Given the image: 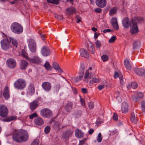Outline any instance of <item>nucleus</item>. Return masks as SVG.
<instances>
[{
	"instance_id": "obj_1",
	"label": "nucleus",
	"mask_w": 145,
	"mask_h": 145,
	"mask_svg": "<svg viewBox=\"0 0 145 145\" xmlns=\"http://www.w3.org/2000/svg\"><path fill=\"white\" fill-rule=\"evenodd\" d=\"M12 138L17 142H26L28 139V135L26 131L24 130H14L12 133Z\"/></svg>"
},
{
	"instance_id": "obj_2",
	"label": "nucleus",
	"mask_w": 145,
	"mask_h": 145,
	"mask_svg": "<svg viewBox=\"0 0 145 145\" xmlns=\"http://www.w3.org/2000/svg\"><path fill=\"white\" fill-rule=\"evenodd\" d=\"M10 28L13 32L17 34L22 33L23 31V28L22 26L16 22L13 23L11 25Z\"/></svg>"
},
{
	"instance_id": "obj_3",
	"label": "nucleus",
	"mask_w": 145,
	"mask_h": 145,
	"mask_svg": "<svg viewBox=\"0 0 145 145\" xmlns=\"http://www.w3.org/2000/svg\"><path fill=\"white\" fill-rule=\"evenodd\" d=\"M26 83L25 81L22 79H18L14 83V87L19 89H24L26 86Z\"/></svg>"
},
{
	"instance_id": "obj_4",
	"label": "nucleus",
	"mask_w": 145,
	"mask_h": 145,
	"mask_svg": "<svg viewBox=\"0 0 145 145\" xmlns=\"http://www.w3.org/2000/svg\"><path fill=\"white\" fill-rule=\"evenodd\" d=\"M132 20H135L133 18L129 20V18L128 17H125L123 19L122 22V25L125 29H128L131 26L132 24Z\"/></svg>"
},
{
	"instance_id": "obj_5",
	"label": "nucleus",
	"mask_w": 145,
	"mask_h": 145,
	"mask_svg": "<svg viewBox=\"0 0 145 145\" xmlns=\"http://www.w3.org/2000/svg\"><path fill=\"white\" fill-rule=\"evenodd\" d=\"M40 114L42 116L45 118H49L51 117L53 115L52 112L47 108L42 109L40 111Z\"/></svg>"
},
{
	"instance_id": "obj_6",
	"label": "nucleus",
	"mask_w": 145,
	"mask_h": 145,
	"mask_svg": "<svg viewBox=\"0 0 145 145\" xmlns=\"http://www.w3.org/2000/svg\"><path fill=\"white\" fill-rule=\"evenodd\" d=\"M8 38L9 37H7L6 38L2 40L0 42L1 48L5 50L8 49L11 47Z\"/></svg>"
},
{
	"instance_id": "obj_7",
	"label": "nucleus",
	"mask_w": 145,
	"mask_h": 145,
	"mask_svg": "<svg viewBox=\"0 0 145 145\" xmlns=\"http://www.w3.org/2000/svg\"><path fill=\"white\" fill-rule=\"evenodd\" d=\"M132 24L131 26L130 27V33L132 35L137 33L139 31L138 26L137 22L136 20H132Z\"/></svg>"
},
{
	"instance_id": "obj_8",
	"label": "nucleus",
	"mask_w": 145,
	"mask_h": 145,
	"mask_svg": "<svg viewBox=\"0 0 145 145\" xmlns=\"http://www.w3.org/2000/svg\"><path fill=\"white\" fill-rule=\"evenodd\" d=\"M28 42L30 51L32 53H35L36 50V46L34 40L32 39H29L28 40Z\"/></svg>"
},
{
	"instance_id": "obj_9",
	"label": "nucleus",
	"mask_w": 145,
	"mask_h": 145,
	"mask_svg": "<svg viewBox=\"0 0 145 145\" xmlns=\"http://www.w3.org/2000/svg\"><path fill=\"white\" fill-rule=\"evenodd\" d=\"M8 114V110L7 107L4 105L0 106V116L2 117L7 116Z\"/></svg>"
},
{
	"instance_id": "obj_10",
	"label": "nucleus",
	"mask_w": 145,
	"mask_h": 145,
	"mask_svg": "<svg viewBox=\"0 0 145 145\" xmlns=\"http://www.w3.org/2000/svg\"><path fill=\"white\" fill-rule=\"evenodd\" d=\"M135 72L138 75L145 77V69L142 68H135L134 69Z\"/></svg>"
},
{
	"instance_id": "obj_11",
	"label": "nucleus",
	"mask_w": 145,
	"mask_h": 145,
	"mask_svg": "<svg viewBox=\"0 0 145 145\" xmlns=\"http://www.w3.org/2000/svg\"><path fill=\"white\" fill-rule=\"evenodd\" d=\"M6 63L8 66L12 69L14 68L16 65V61L12 58H10L8 59Z\"/></svg>"
},
{
	"instance_id": "obj_12",
	"label": "nucleus",
	"mask_w": 145,
	"mask_h": 145,
	"mask_svg": "<svg viewBox=\"0 0 145 145\" xmlns=\"http://www.w3.org/2000/svg\"><path fill=\"white\" fill-rule=\"evenodd\" d=\"M42 86L43 89L46 91H49L51 89V85L49 82H44L42 84Z\"/></svg>"
},
{
	"instance_id": "obj_13",
	"label": "nucleus",
	"mask_w": 145,
	"mask_h": 145,
	"mask_svg": "<svg viewBox=\"0 0 145 145\" xmlns=\"http://www.w3.org/2000/svg\"><path fill=\"white\" fill-rule=\"evenodd\" d=\"M121 111L122 113L125 114L129 110V105L126 102L122 103L121 106Z\"/></svg>"
},
{
	"instance_id": "obj_14",
	"label": "nucleus",
	"mask_w": 145,
	"mask_h": 145,
	"mask_svg": "<svg viewBox=\"0 0 145 145\" xmlns=\"http://www.w3.org/2000/svg\"><path fill=\"white\" fill-rule=\"evenodd\" d=\"M41 53L43 56H46L50 54V52L48 47L44 46L41 49Z\"/></svg>"
},
{
	"instance_id": "obj_15",
	"label": "nucleus",
	"mask_w": 145,
	"mask_h": 145,
	"mask_svg": "<svg viewBox=\"0 0 145 145\" xmlns=\"http://www.w3.org/2000/svg\"><path fill=\"white\" fill-rule=\"evenodd\" d=\"M96 5L97 6L100 8H104L106 4V0H96Z\"/></svg>"
},
{
	"instance_id": "obj_16",
	"label": "nucleus",
	"mask_w": 145,
	"mask_h": 145,
	"mask_svg": "<svg viewBox=\"0 0 145 145\" xmlns=\"http://www.w3.org/2000/svg\"><path fill=\"white\" fill-rule=\"evenodd\" d=\"M73 132L72 131H67L63 132L62 136L63 138L65 139H67L69 137H71Z\"/></svg>"
},
{
	"instance_id": "obj_17",
	"label": "nucleus",
	"mask_w": 145,
	"mask_h": 145,
	"mask_svg": "<svg viewBox=\"0 0 145 145\" xmlns=\"http://www.w3.org/2000/svg\"><path fill=\"white\" fill-rule=\"evenodd\" d=\"M111 25L113 28L116 30L118 29L117 19L116 17H113L111 19Z\"/></svg>"
},
{
	"instance_id": "obj_18",
	"label": "nucleus",
	"mask_w": 145,
	"mask_h": 145,
	"mask_svg": "<svg viewBox=\"0 0 145 145\" xmlns=\"http://www.w3.org/2000/svg\"><path fill=\"white\" fill-rule=\"evenodd\" d=\"M80 55L81 56L86 58H88L89 57L88 53L86 50L82 48L80 49Z\"/></svg>"
},
{
	"instance_id": "obj_19",
	"label": "nucleus",
	"mask_w": 145,
	"mask_h": 145,
	"mask_svg": "<svg viewBox=\"0 0 145 145\" xmlns=\"http://www.w3.org/2000/svg\"><path fill=\"white\" fill-rule=\"evenodd\" d=\"M35 92V87L33 84L31 83L29 85L27 89L28 93L32 95Z\"/></svg>"
},
{
	"instance_id": "obj_20",
	"label": "nucleus",
	"mask_w": 145,
	"mask_h": 145,
	"mask_svg": "<svg viewBox=\"0 0 145 145\" xmlns=\"http://www.w3.org/2000/svg\"><path fill=\"white\" fill-rule=\"evenodd\" d=\"M38 105V101L37 100L34 101L30 104V108L31 110L33 111L36 108Z\"/></svg>"
},
{
	"instance_id": "obj_21",
	"label": "nucleus",
	"mask_w": 145,
	"mask_h": 145,
	"mask_svg": "<svg viewBox=\"0 0 145 145\" xmlns=\"http://www.w3.org/2000/svg\"><path fill=\"white\" fill-rule=\"evenodd\" d=\"M67 14L68 15H72L76 13V10L73 7H70L66 10Z\"/></svg>"
},
{
	"instance_id": "obj_22",
	"label": "nucleus",
	"mask_w": 145,
	"mask_h": 145,
	"mask_svg": "<svg viewBox=\"0 0 145 145\" xmlns=\"http://www.w3.org/2000/svg\"><path fill=\"white\" fill-rule=\"evenodd\" d=\"M3 95L4 97L6 99H8L10 97L9 89L7 86H6L4 89Z\"/></svg>"
},
{
	"instance_id": "obj_23",
	"label": "nucleus",
	"mask_w": 145,
	"mask_h": 145,
	"mask_svg": "<svg viewBox=\"0 0 145 145\" xmlns=\"http://www.w3.org/2000/svg\"><path fill=\"white\" fill-rule=\"evenodd\" d=\"M124 64L126 68L128 70L131 71L132 69L130 61L127 59L124 61Z\"/></svg>"
},
{
	"instance_id": "obj_24",
	"label": "nucleus",
	"mask_w": 145,
	"mask_h": 145,
	"mask_svg": "<svg viewBox=\"0 0 145 145\" xmlns=\"http://www.w3.org/2000/svg\"><path fill=\"white\" fill-rule=\"evenodd\" d=\"M28 63L26 61L23 60L21 61L20 67L22 70H25L27 68Z\"/></svg>"
},
{
	"instance_id": "obj_25",
	"label": "nucleus",
	"mask_w": 145,
	"mask_h": 145,
	"mask_svg": "<svg viewBox=\"0 0 145 145\" xmlns=\"http://www.w3.org/2000/svg\"><path fill=\"white\" fill-rule=\"evenodd\" d=\"M138 86L137 83L135 82H133L131 84H128L127 86V88L128 89H130L131 88L135 89L137 88Z\"/></svg>"
},
{
	"instance_id": "obj_26",
	"label": "nucleus",
	"mask_w": 145,
	"mask_h": 145,
	"mask_svg": "<svg viewBox=\"0 0 145 145\" xmlns=\"http://www.w3.org/2000/svg\"><path fill=\"white\" fill-rule=\"evenodd\" d=\"M34 122L35 124L38 126L42 125L44 123L43 120L40 118H36L34 120Z\"/></svg>"
},
{
	"instance_id": "obj_27",
	"label": "nucleus",
	"mask_w": 145,
	"mask_h": 145,
	"mask_svg": "<svg viewBox=\"0 0 145 145\" xmlns=\"http://www.w3.org/2000/svg\"><path fill=\"white\" fill-rule=\"evenodd\" d=\"M30 62L32 63H39L40 62V59L37 56H35L32 58H29V60Z\"/></svg>"
},
{
	"instance_id": "obj_28",
	"label": "nucleus",
	"mask_w": 145,
	"mask_h": 145,
	"mask_svg": "<svg viewBox=\"0 0 145 145\" xmlns=\"http://www.w3.org/2000/svg\"><path fill=\"white\" fill-rule=\"evenodd\" d=\"M53 68L58 72H62L63 71L62 69L59 67L58 64L56 62H54L53 63Z\"/></svg>"
},
{
	"instance_id": "obj_29",
	"label": "nucleus",
	"mask_w": 145,
	"mask_h": 145,
	"mask_svg": "<svg viewBox=\"0 0 145 145\" xmlns=\"http://www.w3.org/2000/svg\"><path fill=\"white\" fill-rule=\"evenodd\" d=\"M118 78L120 79V84L121 86L125 85V82L123 78V75L121 72L118 71Z\"/></svg>"
},
{
	"instance_id": "obj_30",
	"label": "nucleus",
	"mask_w": 145,
	"mask_h": 145,
	"mask_svg": "<svg viewBox=\"0 0 145 145\" xmlns=\"http://www.w3.org/2000/svg\"><path fill=\"white\" fill-rule=\"evenodd\" d=\"M53 127L54 129L57 130H59L60 129L62 128L63 127L61 125L60 123L59 122H55Z\"/></svg>"
},
{
	"instance_id": "obj_31",
	"label": "nucleus",
	"mask_w": 145,
	"mask_h": 145,
	"mask_svg": "<svg viewBox=\"0 0 145 145\" xmlns=\"http://www.w3.org/2000/svg\"><path fill=\"white\" fill-rule=\"evenodd\" d=\"M91 76L90 74L89 73V70H87L86 71L84 76V81L86 82H87L91 78Z\"/></svg>"
},
{
	"instance_id": "obj_32",
	"label": "nucleus",
	"mask_w": 145,
	"mask_h": 145,
	"mask_svg": "<svg viewBox=\"0 0 145 145\" xmlns=\"http://www.w3.org/2000/svg\"><path fill=\"white\" fill-rule=\"evenodd\" d=\"M75 134L76 137L78 138H82L84 135L83 133L81 130L78 129L76 130Z\"/></svg>"
},
{
	"instance_id": "obj_33",
	"label": "nucleus",
	"mask_w": 145,
	"mask_h": 145,
	"mask_svg": "<svg viewBox=\"0 0 145 145\" xmlns=\"http://www.w3.org/2000/svg\"><path fill=\"white\" fill-rule=\"evenodd\" d=\"M72 103L70 101L68 102L67 104L65 106V109L67 112H69L72 109Z\"/></svg>"
},
{
	"instance_id": "obj_34",
	"label": "nucleus",
	"mask_w": 145,
	"mask_h": 145,
	"mask_svg": "<svg viewBox=\"0 0 145 145\" xmlns=\"http://www.w3.org/2000/svg\"><path fill=\"white\" fill-rule=\"evenodd\" d=\"M88 50L90 52L91 54H93L95 53L94 49V46H93V44L90 42L89 44L88 47Z\"/></svg>"
},
{
	"instance_id": "obj_35",
	"label": "nucleus",
	"mask_w": 145,
	"mask_h": 145,
	"mask_svg": "<svg viewBox=\"0 0 145 145\" xmlns=\"http://www.w3.org/2000/svg\"><path fill=\"white\" fill-rule=\"evenodd\" d=\"M9 39L12 45L17 47L18 44L17 40L14 38L10 37H9Z\"/></svg>"
},
{
	"instance_id": "obj_36",
	"label": "nucleus",
	"mask_w": 145,
	"mask_h": 145,
	"mask_svg": "<svg viewBox=\"0 0 145 145\" xmlns=\"http://www.w3.org/2000/svg\"><path fill=\"white\" fill-rule=\"evenodd\" d=\"M140 43V41L139 40H135L133 42V50H135L136 48H137Z\"/></svg>"
},
{
	"instance_id": "obj_37",
	"label": "nucleus",
	"mask_w": 145,
	"mask_h": 145,
	"mask_svg": "<svg viewBox=\"0 0 145 145\" xmlns=\"http://www.w3.org/2000/svg\"><path fill=\"white\" fill-rule=\"evenodd\" d=\"M17 118V117L16 116H11L7 117L5 119L3 120V121L9 122L13 120H16Z\"/></svg>"
},
{
	"instance_id": "obj_38",
	"label": "nucleus",
	"mask_w": 145,
	"mask_h": 145,
	"mask_svg": "<svg viewBox=\"0 0 145 145\" xmlns=\"http://www.w3.org/2000/svg\"><path fill=\"white\" fill-rule=\"evenodd\" d=\"M134 19H135L136 21H137L138 22L140 23L142 22H144V18L143 17L141 16H135Z\"/></svg>"
},
{
	"instance_id": "obj_39",
	"label": "nucleus",
	"mask_w": 145,
	"mask_h": 145,
	"mask_svg": "<svg viewBox=\"0 0 145 145\" xmlns=\"http://www.w3.org/2000/svg\"><path fill=\"white\" fill-rule=\"evenodd\" d=\"M130 120L132 123H135L137 122V120L135 118V114L134 112H132L131 113Z\"/></svg>"
},
{
	"instance_id": "obj_40",
	"label": "nucleus",
	"mask_w": 145,
	"mask_h": 145,
	"mask_svg": "<svg viewBox=\"0 0 145 145\" xmlns=\"http://www.w3.org/2000/svg\"><path fill=\"white\" fill-rule=\"evenodd\" d=\"M117 8L114 7L112 8L109 11V13L110 15H112L117 12Z\"/></svg>"
},
{
	"instance_id": "obj_41",
	"label": "nucleus",
	"mask_w": 145,
	"mask_h": 145,
	"mask_svg": "<svg viewBox=\"0 0 145 145\" xmlns=\"http://www.w3.org/2000/svg\"><path fill=\"white\" fill-rule=\"evenodd\" d=\"M47 1L48 3L55 5H58L59 3V0H47Z\"/></svg>"
},
{
	"instance_id": "obj_42",
	"label": "nucleus",
	"mask_w": 145,
	"mask_h": 145,
	"mask_svg": "<svg viewBox=\"0 0 145 145\" xmlns=\"http://www.w3.org/2000/svg\"><path fill=\"white\" fill-rule=\"evenodd\" d=\"M141 106L142 111L145 112V101L142 100L141 103Z\"/></svg>"
},
{
	"instance_id": "obj_43",
	"label": "nucleus",
	"mask_w": 145,
	"mask_h": 145,
	"mask_svg": "<svg viewBox=\"0 0 145 145\" xmlns=\"http://www.w3.org/2000/svg\"><path fill=\"white\" fill-rule=\"evenodd\" d=\"M44 67L47 70H50L52 69V67L50 65L48 61H46V63L44 65Z\"/></svg>"
},
{
	"instance_id": "obj_44",
	"label": "nucleus",
	"mask_w": 145,
	"mask_h": 145,
	"mask_svg": "<svg viewBox=\"0 0 145 145\" xmlns=\"http://www.w3.org/2000/svg\"><path fill=\"white\" fill-rule=\"evenodd\" d=\"M22 55L27 60H29V58L27 56V54L24 50H23L22 51Z\"/></svg>"
},
{
	"instance_id": "obj_45",
	"label": "nucleus",
	"mask_w": 145,
	"mask_h": 145,
	"mask_svg": "<svg viewBox=\"0 0 145 145\" xmlns=\"http://www.w3.org/2000/svg\"><path fill=\"white\" fill-rule=\"evenodd\" d=\"M85 69V66L84 64H82L81 66L80 71V74H83L84 73V71Z\"/></svg>"
},
{
	"instance_id": "obj_46",
	"label": "nucleus",
	"mask_w": 145,
	"mask_h": 145,
	"mask_svg": "<svg viewBox=\"0 0 145 145\" xmlns=\"http://www.w3.org/2000/svg\"><path fill=\"white\" fill-rule=\"evenodd\" d=\"M139 141L143 145H145V137H140L139 139Z\"/></svg>"
},
{
	"instance_id": "obj_47",
	"label": "nucleus",
	"mask_w": 145,
	"mask_h": 145,
	"mask_svg": "<svg viewBox=\"0 0 145 145\" xmlns=\"http://www.w3.org/2000/svg\"><path fill=\"white\" fill-rule=\"evenodd\" d=\"M99 82V80L97 78H93L90 81L91 83L93 84L97 83Z\"/></svg>"
},
{
	"instance_id": "obj_48",
	"label": "nucleus",
	"mask_w": 145,
	"mask_h": 145,
	"mask_svg": "<svg viewBox=\"0 0 145 145\" xmlns=\"http://www.w3.org/2000/svg\"><path fill=\"white\" fill-rule=\"evenodd\" d=\"M50 130V126H46L44 129V132L46 134H48L49 133Z\"/></svg>"
},
{
	"instance_id": "obj_49",
	"label": "nucleus",
	"mask_w": 145,
	"mask_h": 145,
	"mask_svg": "<svg viewBox=\"0 0 145 145\" xmlns=\"http://www.w3.org/2000/svg\"><path fill=\"white\" fill-rule=\"evenodd\" d=\"M97 141L98 142H100L102 140V138L101 137V134L100 133H99L97 138Z\"/></svg>"
},
{
	"instance_id": "obj_50",
	"label": "nucleus",
	"mask_w": 145,
	"mask_h": 145,
	"mask_svg": "<svg viewBox=\"0 0 145 145\" xmlns=\"http://www.w3.org/2000/svg\"><path fill=\"white\" fill-rule=\"evenodd\" d=\"M81 114V112L80 110H78L76 111L75 113V116L77 118H79Z\"/></svg>"
},
{
	"instance_id": "obj_51",
	"label": "nucleus",
	"mask_w": 145,
	"mask_h": 145,
	"mask_svg": "<svg viewBox=\"0 0 145 145\" xmlns=\"http://www.w3.org/2000/svg\"><path fill=\"white\" fill-rule=\"evenodd\" d=\"M101 58L103 61H105L108 59V57L106 55H103L101 56Z\"/></svg>"
},
{
	"instance_id": "obj_52",
	"label": "nucleus",
	"mask_w": 145,
	"mask_h": 145,
	"mask_svg": "<svg viewBox=\"0 0 145 145\" xmlns=\"http://www.w3.org/2000/svg\"><path fill=\"white\" fill-rule=\"evenodd\" d=\"M39 142L38 139H36L34 140L31 144V145H38Z\"/></svg>"
},
{
	"instance_id": "obj_53",
	"label": "nucleus",
	"mask_w": 145,
	"mask_h": 145,
	"mask_svg": "<svg viewBox=\"0 0 145 145\" xmlns=\"http://www.w3.org/2000/svg\"><path fill=\"white\" fill-rule=\"evenodd\" d=\"M88 105L90 109H92L94 108V104L92 102H90L88 103Z\"/></svg>"
},
{
	"instance_id": "obj_54",
	"label": "nucleus",
	"mask_w": 145,
	"mask_h": 145,
	"mask_svg": "<svg viewBox=\"0 0 145 145\" xmlns=\"http://www.w3.org/2000/svg\"><path fill=\"white\" fill-rule=\"evenodd\" d=\"M116 38V37L115 36H113L109 40V42L110 43L114 42L115 41Z\"/></svg>"
},
{
	"instance_id": "obj_55",
	"label": "nucleus",
	"mask_w": 145,
	"mask_h": 145,
	"mask_svg": "<svg viewBox=\"0 0 145 145\" xmlns=\"http://www.w3.org/2000/svg\"><path fill=\"white\" fill-rule=\"evenodd\" d=\"M54 17L56 19L59 20H61L63 19V16L60 15L55 14Z\"/></svg>"
},
{
	"instance_id": "obj_56",
	"label": "nucleus",
	"mask_w": 145,
	"mask_h": 145,
	"mask_svg": "<svg viewBox=\"0 0 145 145\" xmlns=\"http://www.w3.org/2000/svg\"><path fill=\"white\" fill-rule=\"evenodd\" d=\"M132 99L135 101H137L138 100V98L135 95H133L132 97Z\"/></svg>"
},
{
	"instance_id": "obj_57",
	"label": "nucleus",
	"mask_w": 145,
	"mask_h": 145,
	"mask_svg": "<svg viewBox=\"0 0 145 145\" xmlns=\"http://www.w3.org/2000/svg\"><path fill=\"white\" fill-rule=\"evenodd\" d=\"M37 115L36 113H34L31 114L29 116V118L30 119H32L34 117H37Z\"/></svg>"
},
{
	"instance_id": "obj_58",
	"label": "nucleus",
	"mask_w": 145,
	"mask_h": 145,
	"mask_svg": "<svg viewBox=\"0 0 145 145\" xmlns=\"http://www.w3.org/2000/svg\"><path fill=\"white\" fill-rule=\"evenodd\" d=\"M95 44H96V47L97 48H99L101 47V42L98 40H97L96 41V42H95Z\"/></svg>"
},
{
	"instance_id": "obj_59",
	"label": "nucleus",
	"mask_w": 145,
	"mask_h": 145,
	"mask_svg": "<svg viewBox=\"0 0 145 145\" xmlns=\"http://www.w3.org/2000/svg\"><path fill=\"white\" fill-rule=\"evenodd\" d=\"M137 94L140 98H142L144 97L143 93L141 92H138Z\"/></svg>"
},
{
	"instance_id": "obj_60",
	"label": "nucleus",
	"mask_w": 145,
	"mask_h": 145,
	"mask_svg": "<svg viewBox=\"0 0 145 145\" xmlns=\"http://www.w3.org/2000/svg\"><path fill=\"white\" fill-rule=\"evenodd\" d=\"M118 119V116L116 113H114L113 115V119L114 121H117Z\"/></svg>"
},
{
	"instance_id": "obj_61",
	"label": "nucleus",
	"mask_w": 145,
	"mask_h": 145,
	"mask_svg": "<svg viewBox=\"0 0 145 145\" xmlns=\"http://www.w3.org/2000/svg\"><path fill=\"white\" fill-rule=\"evenodd\" d=\"M76 21L77 23H78L80 22L81 21V18L79 16H77L76 17Z\"/></svg>"
},
{
	"instance_id": "obj_62",
	"label": "nucleus",
	"mask_w": 145,
	"mask_h": 145,
	"mask_svg": "<svg viewBox=\"0 0 145 145\" xmlns=\"http://www.w3.org/2000/svg\"><path fill=\"white\" fill-rule=\"evenodd\" d=\"M105 85H100L98 86V88L100 90L103 89L105 87Z\"/></svg>"
},
{
	"instance_id": "obj_63",
	"label": "nucleus",
	"mask_w": 145,
	"mask_h": 145,
	"mask_svg": "<svg viewBox=\"0 0 145 145\" xmlns=\"http://www.w3.org/2000/svg\"><path fill=\"white\" fill-rule=\"evenodd\" d=\"M80 102L82 106L85 105V100L84 99L80 98Z\"/></svg>"
},
{
	"instance_id": "obj_64",
	"label": "nucleus",
	"mask_w": 145,
	"mask_h": 145,
	"mask_svg": "<svg viewBox=\"0 0 145 145\" xmlns=\"http://www.w3.org/2000/svg\"><path fill=\"white\" fill-rule=\"evenodd\" d=\"M101 10V9L100 8H97L95 9V11L97 13H100Z\"/></svg>"
}]
</instances>
